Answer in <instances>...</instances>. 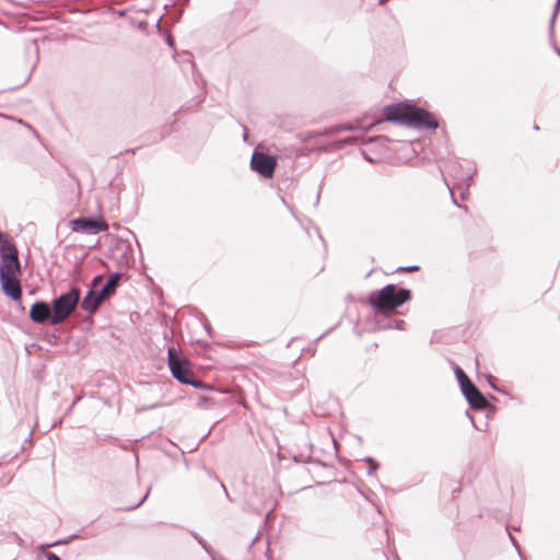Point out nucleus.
I'll use <instances>...</instances> for the list:
<instances>
[{
    "instance_id": "f257e3e1",
    "label": "nucleus",
    "mask_w": 560,
    "mask_h": 560,
    "mask_svg": "<svg viewBox=\"0 0 560 560\" xmlns=\"http://www.w3.org/2000/svg\"><path fill=\"white\" fill-rule=\"evenodd\" d=\"M388 121L418 129H436L439 122L428 110L407 103H396L384 108Z\"/></svg>"
},
{
    "instance_id": "f03ea898",
    "label": "nucleus",
    "mask_w": 560,
    "mask_h": 560,
    "mask_svg": "<svg viewBox=\"0 0 560 560\" xmlns=\"http://www.w3.org/2000/svg\"><path fill=\"white\" fill-rule=\"evenodd\" d=\"M120 278L121 273L114 272L110 273L107 278V281L103 283V276H95L92 280L90 289L81 301V308L89 315L95 314L100 306L113 294H115Z\"/></svg>"
},
{
    "instance_id": "7ed1b4c3",
    "label": "nucleus",
    "mask_w": 560,
    "mask_h": 560,
    "mask_svg": "<svg viewBox=\"0 0 560 560\" xmlns=\"http://www.w3.org/2000/svg\"><path fill=\"white\" fill-rule=\"evenodd\" d=\"M411 292L405 288H398L395 284H387L383 289L371 293L369 303L377 314H384L387 311L396 310L409 301Z\"/></svg>"
},
{
    "instance_id": "20e7f679",
    "label": "nucleus",
    "mask_w": 560,
    "mask_h": 560,
    "mask_svg": "<svg viewBox=\"0 0 560 560\" xmlns=\"http://www.w3.org/2000/svg\"><path fill=\"white\" fill-rule=\"evenodd\" d=\"M80 296V289L77 287H71L68 292L55 298L51 306L52 315L50 318V325L56 326L63 323L79 304Z\"/></svg>"
},
{
    "instance_id": "39448f33",
    "label": "nucleus",
    "mask_w": 560,
    "mask_h": 560,
    "mask_svg": "<svg viewBox=\"0 0 560 560\" xmlns=\"http://www.w3.org/2000/svg\"><path fill=\"white\" fill-rule=\"evenodd\" d=\"M167 362L171 373L182 384L189 383L192 372L189 369V360L182 357L174 347L167 350Z\"/></svg>"
},
{
    "instance_id": "423d86ee",
    "label": "nucleus",
    "mask_w": 560,
    "mask_h": 560,
    "mask_svg": "<svg viewBox=\"0 0 560 560\" xmlns=\"http://www.w3.org/2000/svg\"><path fill=\"white\" fill-rule=\"evenodd\" d=\"M277 166L276 158L255 150L250 159V168L264 178H272Z\"/></svg>"
},
{
    "instance_id": "0eeeda50",
    "label": "nucleus",
    "mask_w": 560,
    "mask_h": 560,
    "mask_svg": "<svg viewBox=\"0 0 560 560\" xmlns=\"http://www.w3.org/2000/svg\"><path fill=\"white\" fill-rule=\"evenodd\" d=\"M73 232L85 233L90 235L107 231L108 225L101 218L81 217L69 222Z\"/></svg>"
},
{
    "instance_id": "6e6552de",
    "label": "nucleus",
    "mask_w": 560,
    "mask_h": 560,
    "mask_svg": "<svg viewBox=\"0 0 560 560\" xmlns=\"http://www.w3.org/2000/svg\"><path fill=\"white\" fill-rule=\"evenodd\" d=\"M52 307L45 301H36L30 310V318L36 324L49 323Z\"/></svg>"
},
{
    "instance_id": "1a4fd4ad",
    "label": "nucleus",
    "mask_w": 560,
    "mask_h": 560,
    "mask_svg": "<svg viewBox=\"0 0 560 560\" xmlns=\"http://www.w3.org/2000/svg\"><path fill=\"white\" fill-rule=\"evenodd\" d=\"M476 173V166L468 161H464L463 163L456 162L453 164L451 174L455 178L459 180L466 182V185L468 186V180L472 178V176Z\"/></svg>"
},
{
    "instance_id": "9d476101",
    "label": "nucleus",
    "mask_w": 560,
    "mask_h": 560,
    "mask_svg": "<svg viewBox=\"0 0 560 560\" xmlns=\"http://www.w3.org/2000/svg\"><path fill=\"white\" fill-rule=\"evenodd\" d=\"M0 257L2 261H19V252L16 246L0 232Z\"/></svg>"
},
{
    "instance_id": "9b49d317",
    "label": "nucleus",
    "mask_w": 560,
    "mask_h": 560,
    "mask_svg": "<svg viewBox=\"0 0 560 560\" xmlns=\"http://www.w3.org/2000/svg\"><path fill=\"white\" fill-rule=\"evenodd\" d=\"M22 268L19 261H2L0 265V281H8L10 279H20Z\"/></svg>"
},
{
    "instance_id": "f8f14e48",
    "label": "nucleus",
    "mask_w": 560,
    "mask_h": 560,
    "mask_svg": "<svg viewBox=\"0 0 560 560\" xmlns=\"http://www.w3.org/2000/svg\"><path fill=\"white\" fill-rule=\"evenodd\" d=\"M1 289L10 296L13 301H21L22 299V287L20 279H10L8 281H0Z\"/></svg>"
},
{
    "instance_id": "ddd939ff",
    "label": "nucleus",
    "mask_w": 560,
    "mask_h": 560,
    "mask_svg": "<svg viewBox=\"0 0 560 560\" xmlns=\"http://www.w3.org/2000/svg\"><path fill=\"white\" fill-rule=\"evenodd\" d=\"M465 398L467 399L469 406L474 409L482 410L486 409L489 405L488 400L479 389L471 392V394Z\"/></svg>"
},
{
    "instance_id": "4468645a",
    "label": "nucleus",
    "mask_w": 560,
    "mask_h": 560,
    "mask_svg": "<svg viewBox=\"0 0 560 560\" xmlns=\"http://www.w3.org/2000/svg\"><path fill=\"white\" fill-rule=\"evenodd\" d=\"M355 129H357L355 125L343 124V125H339V126L326 129L322 135H335V133H339L342 131H351V130H355Z\"/></svg>"
},
{
    "instance_id": "2eb2a0df",
    "label": "nucleus",
    "mask_w": 560,
    "mask_h": 560,
    "mask_svg": "<svg viewBox=\"0 0 560 560\" xmlns=\"http://www.w3.org/2000/svg\"><path fill=\"white\" fill-rule=\"evenodd\" d=\"M357 142H358V138L357 137H347V138L338 140V141H335L331 144V147L335 150H341L345 147L355 144Z\"/></svg>"
},
{
    "instance_id": "dca6fc26",
    "label": "nucleus",
    "mask_w": 560,
    "mask_h": 560,
    "mask_svg": "<svg viewBox=\"0 0 560 560\" xmlns=\"http://www.w3.org/2000/svg\"><path fill=\"white\" fill-rule=\"evenodd\" d=\"M460 390L465 397H467L471 392L479 389L468 378L467 381L459 384Z\"/></svg>"
},
{
    "instance_id": "f3484780",
    "label": "nucleus",
    "mask_w": 560,
    "mask_h": 560,
    "mask_svg": "<svg viewBox=\"0 0 560 560\" xmlns=\"http://www.w3.org/2000/svg\"><path fill=\"white\" fill-rule=\"evenodd\" d=\"M364 460L369 464L368 475H375L376 470L380 467L378 463L371 456L365 457Z\"/></svg>"
},
{
    "instance_id": "a211bd4d",
    "label": "nucleus",
    "mask_w": 560,
    "mask_h": 560,
    "mask_svg": "<svg viewBox=\"0 0 560 560\" xmlns=\"http://www.w3.org/2000/svg\"><path fill=\"white\" fill-rule=\"evenodd\" d=\"M78 536L75 534L69 536L68 538L66 539H60V540H56L51 544H48L46 545V547H56V546H59V545H67L69 544L71 540H73L74 538H77ZM43 548H45V546H43Z\"/></svg>"
},
{
    "instance_id": "6ab92c4d",
    "label": "nucleus",
    "mask_w": 560,
    "mask_h": 560,
    "mask_svg": "<svg viewBox=\"0 0 560 560\" xmlns=\"http://www.w3.org/2000/svg\"><path fill=\"white\" fill-rule=\"evenodd\" d=\"M454 372H455L456 378L458 381V384H460L469 378L467 376V374L459 366H456Z\"/></svg>"
},
{
    "instance_id": "aec40b11",
    "label": "nucleus",
    "mask_w": 560,
    "mask_h": 560,
    "mask_svg": "<svg viewBox=\"0 0 560 560\" xmlns=\"http://www.w3.org/2000/svg\"><path fill=\"white\" fill-rule=\"evenodd\" d=\"M186 384H187V385H191V386H192V387H195V388H202V389H207V388H208V386H207L205 383H202V382H201V381H199V380H196V378L194 377V374L190 376V382H189V383H186Z\"/></svg>"
},
{
    "instance_id": "412c9836",
    "label": "nucleus",
    "mask_w": 560,
    "mask_h": 560,
    "mask_svg": "<svg viewBox=\"0 0 560 560\" xmlns=\"http://www.w3.org/2000/svg\"><path fill=\"white\" fill-rule=\"evenodd\" d=\"M194 537L198 541V544L210 555L211 547L207 544V541L202 539L198 534H194Z\"/></svg>"
},
{
    "instance_id": "4be33fe9",
    "label": "nucleus",
    "mask_w": 560,
    "mask_h": 560,
    "mask_svg": "<svg viewBox=\"0 0 560 560\" xmlns=\"http://www.w3.org/2000/svg\"><path fill=\"white\" fill-rule=\"evenodd\" d=\"M559 9H560V0H557V3L555 5V10H553L552 16L550 19V30L551 31L553 28V24H555V21L557 19V14H558Z\"/></svg>"
},
{
    "instance_id": "5701e85b",
    "label": "nucleus",
    "mask_w": 560,
    "mask_h": 560,
    "mask_svg": "<svg viewBox=\"0 0 560 560\" xmlns=\"http://www.w3.org/2000/svg\"><path fill=\"white\" fill-rule=\"evenodd\" d=\"M419 269V266L412 265V266H406V267H399L397 268L398 272H409V271H416Z\"/></svg>"
},
{
    "instance_id": "b1692460",
    "label": "nucleus",
    "mask_w": 560,
    "mask_h": 560,
    "mask_svg": "<svg viewBox=\"0 0 560 560\" xmlns=\"http://www.w3.org/2000/svg\"><path fill=\"white\" fill-rule=\"evenodd\" d=\"M405 325H406L405 320H402V319H396V320H395V324H394V325H390V326H389V328H395V329H399V330H401V329H404V328H405Z\"/></svg>"
},
{
    "instance_id": "393cba45",
    "label": "nucleus",
    "mask_w": 560,
    "mask_h": 560,
    "mask_svg": "<svg viewBox=\"0 0 560 560\" xmlns=\"http://www.w3.org/2000/svg\"><path fill=\"white\" fill-rule=\"evenodd\" d=\"M150 491H151V488L148 489L145 494L142 497V499L136 505L129 506L128 510H133V509H137L138 506H140L148 499Z\"/></svg>"
},
{
    "instance_id": "a878e982",
    "label": "nucleus",
    "mask_w": 560,
    "mask_h": 560,
    "mask_svg": "<svg viewBox=\"0 0 560 560\" xmlns=\"http://www.w3.org/2000/svg\"><path fill=\"white\" fill-rule=\"evenodd\" d=\"M487 378H488L489 385L491 386L492 389H494L497 392H501V389L494 384V377L491 374H489L487 376Z\"/></svg>"
},
{
    "instance_id": "bb28decb",
    "label": "nucleus",
    "mask_w": 560,
    "mask_h": 560,
    "mask_svg": "<svg viewBox=\"0 0 560 560\" xmlns=\"http://www.w3.org/2000/svg\"><path fill=\"white\" fill-rule=\"evenodd\" d=\"M508 533H509V537H510L512 545L515 547L517 553L521 555V549H520L517 540L514 538V536H512V534L509 530H508Z\"/></svg>"
},
{
    "instance_id": "cd10ccee",
    "label": "nucleus",
    "mask_w": 560,
    "mask_h": 560,
    "mask_svg": "<svg viewBox=\"0 0 560 560\" xmlns=\"http://www.w3.org/2000/svg\"><path fill=\"white\" fill-rule=\"evenodd\" d=\"M45 557L47 560H61L56 553L50 551L46 552Z\"/></svg>"
},
{
    "instance_id": "c85d7f7f",
    "label": "nucleus",
    "mask_w": 560,
    "mask_h": 560,
    "mask_svg": "<svg viewBox=\"0 0 560 560\" xmlns=\"http://www.w3.org/2000/svg\"><path fill=\"white\" fill-rule=\"evenodd\" d=\"M268 509H269V510H268V512H267V513H266V515H265V522H268V520H269L270 515L272 514V512H273V510H275V505H273V504H269Z\"/></svg>"
},
{
    "instance_id": "c756f323",
    "label": "nucleus",
    "mask_w": 560,
    "mask_h": 560,
    "mask_svg": "<svg viewBox=\"0 0 560 560\" xmlns=\"http://www.w3.org/2000/svg\"><path fill=\"white\" fill-rule=\"evenodd\" d=\"M448 189H450V192H451V196H452V201H453V203H454L456 207L460 208V205L456 201V199H455V197H454V195H453L452 189H451V188H448Z\"/></svg>"
},
{
    "instance_id": "7c9ffc66",
    "label": "nucleus",
    "mask_w": 560,
    "mask_h": 560,
    "mask_svg": "<svg viewBox=\"0 0 560 560\" xmlns=\"http://www.w3.org/2000/svg\"><path fill=\"white\" fill-rule=\"evenodd\" d=\"M166 42L170 46H173V38L171 35L167 36Z\"/></svg>"
},
{
    "instance_id": "2f4dec72",
    "label": "nucleus",
    "mask_w": 560,
    "mask_h": 560,
    "mask_svg": "<svg viewBox=\"0 0 560 560\" xmlns=\"http://www.w3.org/2000/svg\"><path fill=\"white\" fill-rule=\"evenodd\" d=\"M156 405H152L150 407H143L142 410L153 409Z\"/></svg>"
},
{
    "instance_id": "473e14b6",
    "label": "nucleus",
    "mask_w": 560,
    "mask_h": 560,
    "mask_svg": "<svg viewBox=\"0 0 560 560\" xmlns=\"http://www.w3.org/2000/svg\"><path fill=\"white\" fill-rule=\"evenodd\" d=\"M208 399L206 397H202L200 400H199V405H201V402L203 401H207Z\"/></svg>"
},
{
    "instance_id": "72a5a7b5",
    "label": "nucleus",
    "mask_w": 560,
    "mask_h": 560,
    "mask_svg": "<svg viewBox=\"0 0 560 560\" xmlns=\"http://www.w3.org/2000/svg\"><path fill=\"white\" fill-rule=\"evenodd\" d=\"M557 54L560 56V49L558 47L555 48Z\"/></svg>"
},
{
    "instance_id": "f704fd0d",
    "label": "nucleus",
    "mask_w": 560,
    "mask_h": 560,
    "mask_svg": "<svg viewBox=\"0 0 560 560\" xmlns=\"http://www.w3.org/2000/svg\"><path fill=\"white\" fill-rule=\"evenodd\" d=\"M387 0H380V3L383 4L385 3Z\"/></svg>"
},
{
    "instance_id": "c9c22d12",
    "label": "nucleus",
    "mask_w": 560,
    "mask_h": 560,
    "mask_svg": "<svg viewBox=\"0 0 560 560\" xmlns=\"http://www.w3.org/2000/svg\"><path fill=\"white\" fill-rule=\"evenodd\" d=\"M189 0H186V2H188Z\"/></svg>"
}]
</instances>
